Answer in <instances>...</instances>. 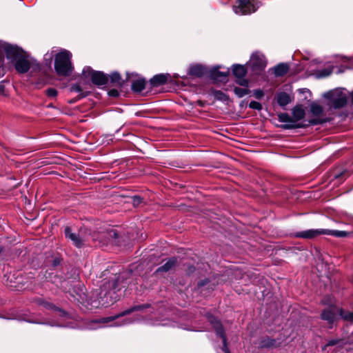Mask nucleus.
<instances>
[{"instance_id":"nucleus-34","label":"nucleus","mask_w":353,"mask_h":353,"mask_svg":"<svg viewBox=\"0 0 353 353\" xmlns=\"http://www.w3.org/2000/svg\"><path fill=\"white\" fill-rule=\"evenodd\" d=\"M46 94L50 97H54L57 95V91L54 88H48L46 90Z\"/></svg>"},{"instance_id":"nucleus-43","label":"nucleus","mask_w":353,"mask_h":353,"mask_svg":"<svg viewBox=\"0 0 353 353\" xmlns=\"http://www.w3.org/2000/svg\"><path fill=\"white\" fill-rule=\"evenodd\" d=\"M129 323H130V321L125 320L121 324H118L117 323H115L113 325L114 326H119V325H125V324H128Z\"/></svg>"},{"instance_id":"nucleus-20","label":"nucleus","mask_w":353,"mask_h":353,"mask_svg":"<svg viewBox=\"0 0 353 353\" xmlns=\"http://www.w3.org/2000/svg\"><path fill=\"white\" fill-rule=\"evenodd\" d=\"M276 101L280 106L284 107L290 102V97L288 94L281 92L277 94Z\"/></svg>"},{"instance_id":"nucleus-5","label":"nucleus","mask_w":353,"mask_h":353,"mask_svg":"<svg viewBox=\"0 0 353 353\" xmlns=\"http://www.w3.org/2000/svg\"><path fill=\"white\" fill-rule=\"evenodd\" d=\"M267 61L264 55L259 52L253 53L250 59L248 65L252 72L259 74L266 67Z\"/></svg>"},{"instance_id":"nucleus-31","label":"nucleus","mask_w":353,"mask_h":353,"mask_svg":"<svg viewBox=\"0 0 353 353\" xmlns=\"http://www.w3.org/2000/svg\"><path fill=\"white\" fill-rule=\"evenodd\" d=\"M332 73V70L330 69H324L322 70H320L319 72L318 76L319 77H325L329 76Z\"/></svg>"},{"instance_id":"nucleus-30","label":"nucleus","mask_w":353,"mask_h":353,"mask_svg":"<svg viewBox=\"0 0 353 353\" xmlns=\"http://www.w3.org/2000/svg\"><path fill=\"white\" fill-rule=\"evenodd\" d=\"M249 107L252 109L257 110H260L262 109L261 104L259 102L256 101H252L249 104Z\"/></svg>"},{"instance_id":"nucleus-24","label":"nucleus","mask_w":353,"mask_h":353,"mask_svg":"<svg viewBox=\"0 0 353 353\" xmlns=\"http://www.w3.org/2000/svg\"><path fill=\"white\" fill-rule=\"evenodd\" d=\"M325 234L331 235L336 237H345L347 235V232L341 230H325Z\"/></svg>"},{"instance_id":"nucleus-16","label":"nucleus","mask_w":353,"mask_h":353,"mask_svg":"<svg viewBox=\"0 0 353 353\" xmlns=\"http://www.w3.org/2000/svg\"><path fill=\"white\" fill-rule=\"evenodd\" d=\"M170 77L169 74H159L154 76L150 81L153 87H157L165 84Z\"/></svg>"},{"instance_id":"nucleus-12","label":"nucleus","mask_w":353,"mask_h":353,"mask_svg":"<svg viewBox=\"0 0 353 353\" xmlns=\"http://www.w3.org/2000/svg\"><path fill=\"white\" fill-rule=\"evenodd\" d=\"M118 238V234L114 229H110L107 232H103L99 234H94L92 236L93 241H99L103 244L108 243L110 239Z\"/></svg>"},{"instance_id":"nucleus-27","label":"nucleus","mask_w":353,"mask_h":353,"mask_svg":"<svg viewBox=\"0 0 353 353\" xmlns=\"http://www.w3.org/2000/svg\"><path fill=\"white\" fill-rule=\"evenodd\" d=\"M212 95L216 99L219 101H225L228 100L227 95L221 90H214Z\"/></svg>"},{"instance_id":"nucleus-40","label":"nucleus","mask_w":353,"mask_h":353,"mask_svg":"<svg viewBox=\"0 0 353 353\" xmlns=\"http://www.w3.org/2000/svg\"><path fill=\"white\" fill-rule=\"evenodd\" d=\"M338 342V340H330L327 342L325 346H332L336 345Z\"/></svg>"},{"instance_id":"nucleus-3","label":"nucleus","mask_w":353,"mask_h":353,"mask_svg":"<svg viewBox=\"0 0 353 353\" xmlns=\"http://www.w3.org/2000/svg\"><path fill=\"white\" fill-rule=\"evenodd\" d=\"M261 6L259 0H238V5L233 7V10L238 14H248L256 11Z\"/></svg>"},{"instance_id":"nucleus-28","label":"nucleus","mask_w":353,"mask_h":353,"mask_svg":"<svg viewBox=\"0 0 353 353\" xmlns=\"http://www.w3.org/2000/svg\"><path fill=\"white\" fill-rule=\"evenodd\" d=\"M234 92L235 93V94L236 96H238L239 97L241 98V97H243L245 95L249 94L250 90L245 88L235 87L234 88Z\"/></svg>"},{"instance_id":"nucleus-15","label":"nucleus","mask_w":353,"mask_h":353,"mask_svg":"<svg viewBox=\"0 0 353 353\" xmlns=\"http://www.w3.org/2000/svg\"><path fill=\"white\" fill-rule=\"evenodd\" d=\"M177 263V259L175 257L170 258L163 265L158 268L156 270L157 273L168 272L172 270Z\"/></svg>"},{"instance_id":"nucleus-14","label":"nucleus","mask_w":353,"mask_h":353,"mask_svg":"<svg viewBox=\"0 0 353 353\" xmlns=\"http://www.w3.org/2000/svg\"><path fill=\"white\" fill-rule=\"evenodd\" d=\"M325 234V229L321 230H307L298 232L296 236L303 239H313L317 236Z\"/></svg>"},{"instance_id":"nucleus-13","label":"nucleus","mask_w":353,"mask_h":353,"mask_svg":"<svg viewBox=\"0 0 353 353\" xmlns=\"http://www.w3.org/2000/svg\"><path fill=\"white\" fill-rule=\"evenodd\" d=\"M65 237L70 239L73 244L77 248H81L83 242L85 241V238H82L79 234L73 233L69 227L65 228Z\"/></svg>"},{"instance_id":"nucleus-26","label":"nucleus","mask_w":353,"mask_h":353,"mask_svg":"<svg viewBox=\"0 0 353 353\" xmlns=\"http://www.w3.org/2000/svg\"><path fill=\"white\" fill-rule=\"evenodd\" d=\"M110 79L111 82L116 85H122V84H123L121 77L119 74V73H118L117 72H112L110 75Z\"/></svg>"},{"instance_id":"nucleus-36","label":"nucleus","mask_w":353,"mask_h":353,"mask_svg":"<svg viewBox=\"0 0 353 353\" xmlns=\"http://www.w3.org/2000/svg\"><path fill=\"white\" fill-rule=\"evenodd\" d=\"M280 121H282V122H290L291 121V118L289 115H288L287 114H281L280 117Z\"/></svg>"},{"instance_id":"nucleus-23","label":"nucleus","mask_w":353,"mask_h":353,"mask_svg":"<svg viewBox=\"0 0 353 353\" xmlns=\"http://www.w3.org/2000/svg\"><path fill=\"white\" fill-rule=\"evenodd\" d=\"M205 69L202 65H196L192 66L190 69V73L192 75L201 77L205 74Z\"/></svg>"},{"instance_id":"nucleus-4","label":"nucleus","mask_w":353,"mask_h":353,"mask_svg":"<svg viewBox=\"0 0 353 353\" xmlns=\"http://www.w3.org/2000/svg\"><path fill=\"white\" fill-rule=\"evenodd\" d=\"M325 97L330 100V105L335 109L343 107L347 101L346 93L339 89L327 92Z\"/></svg>"},{"instance_id":"nucleus-1","label":"nucleus","mask_w":353,"mask_h":353,"mask_svg":"<svg viewBox=\"0 0 353 353\" xmlns=\"http://www.w3.org/2000/svg\"><path fill=\"white\" fill-rule=\"evenodd\" d=\"M72 54L66 50H62L55 56L54 69L61 76H70L73 70L71 62Z\"/></svg>"},{"instance_id":"nucleus-47","label":"nucleus","mask_w":353,"mask_h":353,"mask_svg":"<svg viewBox=\"0 0 353 353\" xmlns=\"http://www.w3.org/2000/svg\"><path fill=\"white\" fill-rule=\"evenodd\" d=\"M195 331H199V332H201L202 331V330H194Z\"/></svg>"},{"instance_id":"nucleus-46","label":"nucleus","mask_w":353,"mask_h":353,"mask_svg":"<svg viewBox=\"0 0 353 353\" xmlns=\"http://www.w3.org/2000/svg\"><path fill=\"white\" fill-rule=\"evenodd\" d=\"M113 285H114V286H115V285H116V282H115V281H114V282H113Z\"/></svg>"},{"instance_id":"nucleus-32","label":"nucleus","mask_w":353,"mask_h":353,"mask_svg":"<svg viewBox=\"0 0 353 353\" xmlns=\"http://www.w3.org/2000/svg\"><path fill=\"white\" fill-rule=\"evenodd\" d=\"M132 202L134 207L139 206L142 203V199L139 196H134Z\"/></svg>"},{"instance_id":"nucleus-21","label":"nucleus","mask_w":353,"mask_h":353,"mask_svg":"<svg viewBox=\"0 0 353 353\" xmlns=\"http://www.w3.org/2000/svg\"><path fill=\"white\" fill-rule=\"evenodd\" d=\"M145 88V81L144 79H138L132 83V89L134 92H140Z\"/></svg>"},{"instance_id":"nucleus-39","label":"nucleus","mask_w":353,"mask_h":353,"mask_svg":"<svg viewBox=\"0 0 353 353\" xmlns=\"http://www.w3.org/2000/svg\"><path fill=\"white\" fill-rule=\"evenodd\" d=\"M72 91L79 92L81 91V88L79 85H74L71 88Z\"/></svg>"},{"instance_id":"nucleus-33","label":"nucleus","mask_w":353,"mask_h":353,"mask_svg":"<svg viewBox=\"0 0 353 353\" xmlns=\"http://www.w3.org/2000/svg\"><path fill=\"white\" fill-rule=\"evenodd\" d=\"M39 304L43 305L44 307L47 308V309H55L56 307L52 305V303H50L48 302H46V301H42V300H39Z\"/></svg>"},{"instance_id":"nucleus-29","label":"nucleus","mask_w":353,"mask_h":353,"mask_svg":"<svg viewBox=\"0 0 353 353\" xmlns=\"http://www.w3.org/2000/svg\"><path fill=\"white\" fill-rule=\"evenodd\" d=\"M339 315L345 320L353 321V312H344L343 310L340 309Z\"/></svg>"},{"instance_id":"nucleus-10","label":"nucleus","mask_w":353,"mask_h":353,"mask_svg":"<svg viewBox=\"0 0 353 353\" xmlns=\"http://www.w3.org/2000/svg\"><path fill=\"white\" fill-rule=\"evenodd\" d=\"M339 310L336 305H331L324 310H323L321 318L326 321L328 324L332 325L337 318Z\"/></svg>"},{"instance_id":"nucleus-38","label":"nucleus","mask_w":353,"mask_h":353,"mask_svg":"<svg viewBox=\"0 0 353 353\" xmlns=\"http://www.w3.org/2000/svg\"><path fill=\"white\" fill-rule=\"evenodd\" d=\"M323 121L319 119H312L310 121V123L312 125H317L319 123H322Z\"/></svg>"},{"instance_id":"nucleus-45","label":"nucleus","mask_w":353,"mask_h":353,"mask_svg":"<svg viewBox=\"0 0 353 353\" xmlns=\"http://www.w3.org/2000/svg\"><path fill=\"white\" fill-rule=\"evenodd\" d=\"M2 251H3V248L0 247V254L2 252Z\"/></svg>"},{"instance_id":"nucleus-25","label":"nucleus","mask_w":353,"mask_h":353,"mask_svg":"<svg viewBox=\"0 0 353 353\" xmlns=\"http://www.w3.org/2000/svg\"><path fill=\"white\" fill-rule=\"evenodd\" d=\"M310 111L314 116H319L323 112V108L316 103H312L310 105Z\"/></svg>"},{"instance_id":"nucleus-18","label":"nucleus","mask_w":353,"mask_h":353,"mask_svg":"<svg viewBox=\"0 0 353 353\" xmlns=\"http://www.w3.org/2000/svg\"><path fill=\"white\" fill-rule=\"evenodd\" d=\"M279 345V343L274 339H272L269 337L263 339L259 343V347L261 348H270V347H276Z\"/></svg>"},{"instance_id":"nucleus-22","label":"nucleus","mask_w":353,"mask_h":353,"mask_svg":"<svg viewBox=\"0 0 353 353\" xmlns=\"http://www.w3.org/2000/svg\"><path fill=\"white\" fill-rule=\"evenodd\" d=\"M289 70V66L286 63H280L274 67V74L277 77L285 75Z\"/></svg>"},{"instance_id":"nucleus-41","label":"nucleus","mask_w":353,"mask_h":353,"mask_svg":"<svg viewBox=\"0 0 353 353\" xmlns=\"http://www.w3.org/2000/svg\"><path fill=\"white\" fill-rule=\"evenodd\" d=\"M5 86L3 82H0V94L4 92Z\"/></svg>"},{"instance_id":"nucleus-37","label":"nucleus","mask_w":353,"mask_h":353,"mask_svg":"<svg viewBox=\"0 0 353 353\" xmlns=\"http://www.w3.org/2000/svg\"><path fill=\"white\" fill-rule=\"evenodd\" d=\"M254 95L257 99H260L263 96V92L261 90H255Z\"/></svg>"},{"instance_id":"nucleus-44","label":"nucleus","mask_w":353,"mask_h":353,"mask_svg":"<svg viewBox=\"0 0 353 353\" xmlns=\"http://www.w3.org/2000/svg\"><path fill=\"white\" fill-rule=\"evenodd\" d=\"M351 96H352V103H353V92H352Z\"/></svg>"},{"instance_id":"nucleus-17","label":"nucleus","mask_w":353,"mask_h":353,"mask_svg":"<svg viewBox=\"0 0 353 353\" xmlns=\"http://www.w3.org/2000/svg\"><path fill=\"white\" fill-rule=\"evenodd\" d=\"M228 75V72H221L219 70V67L214 68L210 71V77L218 81H224Z\"/></svg>"},{"instance_id":"nucleus-8","label":"nucleus","mask_w":353,"mask_h":353,"mask_svg":"<svg viewBox=\"0 0 353 353\" xmlns=\"http://www.w3.org/2000/svg\"><path fill=\"white\" fill-rule=\"evenodd\" d=\"M82 74L88 77L91 76L92 82L97 85H103L108 83V77L102 72L92 71L90 67H85Z\"/></svg>"},{"instance_id":"nucleus-2","label":"nucleus","mask_w":353,"mask_h":353,"mask_svg":"<svg viewBox=\"0 0 353 353\" xmlns=\"http://www.w3.org/2000/svg\"><path fill=\"white\" fill-rule=\"evenodd\" d=\"M5 52L8 58H17L14 66L17 72L23 74L29 70L30 67V61L23 57L17 58V55L19 54V49L18 48L7 45L5 47Z\"/></svg>"},{"instance_id":"nucleus-35","label":"nucleus","mask_w":353,"mask_h":353,"mask_svg":"<svg viewBox=\"0 0 353 353\" xmlns=\"http://www.w3.org/2000/svg\"><path fill=\"white\" fill-rule=\"evenodd\" d=\"M303 125H300V124H292V123H289V124H285L283 125V128L285 129H293V128H302Z\"/></svg>"},{"instance_id":"nucleus-6","label":"nucleus","mask_w":353,"mask_h":353,"mask_svg":"<svg viewBox=\"0 0 353 353\" xmlns=\"http://www.w3.org/2000/svg\"><path fill=\"white\" fill-rule=\"evenodd\" d=\"M206 318L215 329L217 335L220 336V337L222 339L223 352L225 353H230V351L227 344V338L225 334V330L220 321H219L214 316L208 313L206 314Z\"/></svg>"},{"instance_id":"nucleus-7","label":"nucleus","mask_w":353,"mask_h":353,"mask_svg":"<svg viewBox=\"0 0 353 353\" xmlns=\"http://www.w3.org/2000/svg\"><path fill=\"white\" fill-rule=\"evenodd\" d=\"M145 307H148V305H138V306L133 307L129 310H125L117 316L101 318L99 320L93 321L91 323L92 325L90 327V329H97V328L101 327V326L99 325V324H101V323H108L112 322L119 317L123 316L126 314H130L133 311L140 310H142Z\"/></svg>"},{"instance_id":"nucleus-42","label":"nucleus","mask_w":353,"mask_h":353,"mask_svg":"<svg viewBox=\"0 0 353 353\" xmlns=\"http://www.w3.org/2000/svg\"><path fill=\"white\" fill-rule=\"evenodd\" d=\"M110 94L111 96L115 97V96H117V95L119 94V93H118V91H117V90H110Z\"/></svg>"},{"instance_id":"nucleus-9","label":"nucleus","mask_w":353,"mask_h":353,"mask_svg":"<svg viewBox=\"0 0 353 353\" xmlns=\"http://www.w3.org/2000/svg\"><path fill=\"white\" fill-rule=\"evenodd\" d=\"M232 72L234 77L236 78V83L245 87L248 85V80L244 78L247 71L243 65L239 64L234 65L232 68Z\"/></svg>"},{"instance_id":"nucleus-19","label":"nucleus","mask_w":353,"mask_h":353,"mask_svg":"<svg viewBox=\"0 0 353 353\" xmlns=\"http://www.w3.org/2000/svg\"><path fill=\"white\" fill-rule=\"evenodd\" d=\"M292 116L295 121L302 120L305 117V111L300 105H296L292 109Z\"/></svg>"},{"instance_id":"nucleus-11","label":"nucleus","mask_w":353,"mask_h":353,"mask_svg":"<svg viewBox=\"0 0 353 353\" xmlns=\"http://www.w3.org/2000/svg\"><path fill=\"white\" fill-rule=\"evenodd\" d=\"M117 300V295L116 294L114 290H110L108 292H105L103 294H101L100 299L99 300V304L95 305V307H99V305L102 307H108L114 303H115Z\"/></svg>"}]
</instances>
